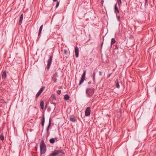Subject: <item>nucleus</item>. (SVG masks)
I'll use <instances>...</instances> for the list:
<instances>
[{
  "label": "nucleus",
  "mask_w": 156,
  "mask_h": 156,
  "mask_svg": "<svg viewBox=\"0 0 156 156\" xmlns=\"http://www.w3.org/2000/svg\"><path fill=\"white\" fill-rule=\"evenodd\" d=\"M41 154H42L45 153L46 151V145L43 140H42L40 144Z\"/></svg>",
  "instance_id": "1"
},
{
  "label": "nucleus",
  "mask_w": 156,
  "mask_h": 156,
  "mask_svg": "<svg viewBox=\"0 0 156 156\" xmlns=\"http://www.w3.org/2000/svg\"><path fill=\"white\" fill-rule=\"evenodd\" d=\"M94 88H87L86 90V93L87 97H90L94 94Z\"/></svg>",
  "instance_id": "2"
},
{
  "label": "nucleus",
  "mask_w": 156,
  "mask_h": 156,
  "mask_svg": "<svg viewBox=\"0 0 156 156\" xmlns=\"http://www.w3.org/2000/svg\"><path fill=\"white\" fill-rule=\"evenodd\" d=\"M60 153L64 154L63 151L61 149L56 150L53 151L49 156H56L60 155Z\"/></svg>",
  "instance_id": "3"
},
{
  "label": "nucleus",
  "mask_w": 156,
  "mask_h": 156,
  "mask_svg": "<svg viewBox=\"0 0 156 156\" xmlns=\"http://www.w3.org/2000/svg\"><path fill=\"white\" fill-rule=\"evenodd\" d=\"M86 70H85L83 72V74L82 75L81 78V80L80 81L79 83V85H80L85 80V75L86 73Z\"/></svg>",
  "instance_id": "4"
},
{
  "label": "nucleus",
  "mask_w": 156,
  "mask_h": 156,
  "mask_svg": "<svg viewBox=\"0 0 156 156\" xmlns=\"http://www.w3.org/2000/svg\"><path fill=\"white\" fill-rule=\"evenodd\" d=\"M52 55L50 56L49 57V59L47 61L48 64L46 67L48 69H49L50 68V66L51 65V63L52 61Z\"/></svg>",
  "instance_id": "5"
},
{
  "label": "nucleus",
  "mask_w": 156,
  "mask_h": 156,
  "mask_svg": "<svg viewBox=\"0 0 156 156\" xmlns=\"http://www.w3.org/2000/svg\"><path fill=\"white\" fill-rule=\"evenodd\" d=\"M90 108L89 107H87L85 111V115L86 116H88L90 115Z\"/></svg>",
  "instance_id": "6"
},
{
  "label": "nucleus",
  "mask_w": 156,
  "mask_h": 156,
  "mask_svg": "<svg viewBox=\"0 0 156 156\" xmlns=\"http://www.w3.org/2000/svg\"><path fill=\"white\" fill-rule=\"evenodd\" d=\"M45 87H42L39 90V91L37 93L36 95V98H38L41 94L42 93Z\"/></svg>",
  "instance_id": "7"
},
{
  "label": "nucleus",
  "mask_w": 156,
  "mask_h": 156,
  "mask_svg": "<svg viewBox=\"0 0 156 156\" xmlns=\"http://www.w3.org/2000/svg\"><path fill=\"white\" fill-rule=\"evenodd\" d=\"M75 53L76 57L78 58L79 56V49L78 47L76 46L75 49Z\"/></svg>",
  "instance_id": "8"
},
{
  "label": "nucleus",
  "mask_w": 156,
  "mask_h": 156,
  "mask_svg": "<svg viewBox=\"0 0 156 156\" xmlns=\"http://www.w3.org/2000/svg\"><path fill=\"white\" fill-rule=\"evenodd\" d=\"M51 118H49V123L48 125V126L46 129V131L47 132V133H48V134H49V128L51 126Z\"/></svg>",
  "instance_id": "9"
},
{
  "label": "nucleus",
  "mask_w": 156,
  "mask_h": 156,
  "mask_svg": "<svg viewBox=\"0 0 156 156\" xmlns=\"http://www.w3.org/2000/svg\"><path fill=\"white\" fill-rule=\"evenodd\" d=\"M114 12L116 15H117L118 13H119V10L118 8L117 7L116 4H115V6Z\"/></svg>",
  "instance_id": "10"
},
{
  "label": "nucleus",
  "mask_w": 156,
  "mask_h": 156,
  "mask_svg": "<svg viewBox=\"0 0 156 156\" xmlns=\"http://www.w3.org/2000/svg\"><path fill=\"white\" fill-rule=\"evenodd\" d=\"M44 121H45V118H44V115L42 116V119L41 121V125L43 128L44 127Z\"/></svg>",
  "instance_id": "11"
},
{
  "label": "nucleus",
  "mask_w": 156,
  "mask_h": 156,
  "mask_svg": "<svg viewBox=\"0 0 156 156\" xmlns=\"http://www.w3.org/2000/svg\"><path fill=\"white\" fill-rule=\"evenodd\" d=\"M23 17V14H21L19 19V24L20 25L22 23Z\"/></svg>",
  "instance_id": "12"
},
{
  "label": "nucleus",
  "mask_w": 156,
  "mask_h": 156,
  "mask_svg": "<svg viewBox=\"0 0 156 156\" xmlns=\"http://www.w3.org/2000/svg\"><path fill=\"white\" fill-rule=\"evenodd\" d=\"M43 25H41L39 28V33L38 34V37H39L40 36V35H41V32L43 28Z\"/></svg>",
  "instance_id": "13"
},
{
  "label": "nucleus",
  "mask_w": 156,
  "mask_h": 156,
  "mask_svg": "<svg viewBox=\"0 0 156 156\" xmlns=\"http://www.w3.org/2000/svg\"><path fill=\"white\" fill-rule=\"evenodd\" d=\"M6 76H7V74H6V73L5 71H4L2 74V78L3 79H5L6 78Z\"/></svg>",
  "instance_id": "14"
},
{
  "label": "nucleus",
  "mask_w": 156,
  "mask_h": 156,
  "mask_svg": "<svg viewBox=\"0 0 156 156\" xmlns=\"http://www.w3.org/2000/svg\"><path fill=\"white\" fill-rule=\"evenodd\" d=\"M64 98L65 100L67 101L69 99V95L67 94H66L64 95Z\"/></svg>",
  "instance_id": "15"
},
{
  "label": "nucleus",
  "mask_w": 156,
  "mask_h": 156,
  "mask_svg": "<svg viewBox=\"0 0 156 156\" xmlns=\"http://www.w3.org/2000/svg\"><path fill=\"white\" fill-rule=\"evenodd\" d=\"M44 103L43 101H42L40 102V107L42 109H43L44 107Z\"/></svg>",
  "instance_id": "16"
},
{
  "label": "nucleus",
  "mask_w": 156,
  "mask_h": 156,
  "mask_svg": "<svg viewBox=\"0 0 156 156\" xmlns=\"http://www.w3.org/2000/svg\"><path fill=\"white\" fill-rule=\"evenodd\" d=\"M116 42V41L115 39L114 38H112L111 39V46H112V45L113 44L115 43Z\"/></svg>",
  "instance_id": "17"
},
{
  "label": "nucleus",
  "mask_w": 156,
  "mask_h": 156,
  "mask_svg": "<svg viewBox=\"0 0 156 156\" xmlns=\"http://www.w3.org/2000/svg\"><path fill=\"white\" fill-rule=\"evenodd\" d=\"M69 120L73 122H75L76 121V119L74 117H70Z\"/></svg>",
  "instance_id": "18"
},
{
  "label": "nucleus",
  "mask_w": 156,
  "mask_h": 156,
  "mask_svg": "<svg viewBox=\"0 0 156 156\" xmlns=\"http://www.w3.org/2000/svg\"><path fill=\"white\" fill-rule=\"evenodd\" d=\"M50 142L51 144H53L55 142V140L54 138H51L50 140Z\"/></svg>",
  "instance_id": "19"
},
{
  "label": "nucleus",
  "mask_w": 156,
  "mask_h": 156,
  "mask_svg": "<svg viewBox=\"0 0 156 156\" xmlns=\"http://www.w3.org/2000/svg\"><path fill=\"white\" fill-rule=\"evenodd\" d=\"M116 86L117 88H120V85L118 81H117L116 83Z\"/></svg>",
  "instance_id": "20"
},
{
  "label": "nucleus",
  "mask_w": 156,
  "mask_h": 156,
  "mask_svg": "<svg viewBox=\"0 0 156 156\" xmlns=\"http://www.w3.org/2000/svg\"><path fill=\"white\" fill-rule=\"evenodd\" d=\"M0 139L2 140H4V136L2 135L0 136Z\"/></svg>",
  "instance_id": "21"
},
{
  "label": "nucleus",
  "mask_w": 156,
  "mask_h": 156,
  "mask_svg": "<svg viewBox=\"0 0 156 156\" xmlns=\"http://www.w3.org/2000/svg\"><path fill=\"white\" fill-rule=\"evenodd\" d=\"M61 93V90H58L57 91V93L58 94L60 95Z\"/></svg>",
  "instance_id": "22"
},
{
  "label": "nucleus",
  "mask_w": 156,
  "mask_h": 156,
  "mask_svg": "<svg viewBox=\"0 0 156 156\" xmlns=\"http://www.w3.org/2000/svg\"><path fill=\"white\" fill-rule=\"evenodd\" d=\"M53 100H56V98L55 95H53L51 96Z\"/></svg>",
  "instance_id": "23"
},
{
  "label": "nucleus",
  "mask_w": 156,
  "mask_h": 156,
  "mask_svg": "<svg viewBox=\"0 0 156 156\" xmlns=\"http://www.w3.org/2000/svg\"><path fill=\"white\" fill-rule=\"evenodd\" d=\"M95 72H94L93 73V77L94 80V81L95 77Z\"/></svg>",
  "instance_id": "24"
},
{
  "label": "nucleus",
  "mask_w": 156,
  "mask_h": 156,
  "mask_svg": "<svg viewBox=\"0 0 156 156\" xmlns=\"http://www.w3.org/2000/svg\"><path fill=\"white\" fill-rule=\"evenodd\" d=\"M118 3L119 5H120L121 4V0H118Z\"/></svg>",
  "instance_id": "25"
},
{
  "label": "nucleus",
  "mask_w": 156,
  "mask_h": 156,
  "mask_svg": "<svg viewBox=\"0 0 156 156\" xmlns=\"http://www.w3.org/2000/svg\"><path fill=\"white\" fill-rule=\"evenodd\" d=\"M116 17L117 18V20H118V21H119V19H120V16H119V15H116Z\"/></svg>",
  "instance_id": "26"
},
{
  "label": "nucleus",
  "mask_w": 156,
  "mask_h": 156,
  "mask_svg": "<svg viewBox=\"0 0 156 156\" xmlns=\"http://www.w3.org/2000/svg\"><path fill=\"white\" fill-rule=\"evenodd\" d=\"M59 5V2H58L56 5V8H57Z\"/></svg>",
  "instance_id": "27"
},
{
  "label": "nucleus",
  "mask_w": 156,
  "mask_h": 156,
  "mask_svg": "<svg viewBox=\"0 0 156 156\" xmlns=\"http://www.w3.org/2000/svg\"><path fill=\"white\" fill-rule=\"evenodd\" d=\"M52 104L54 105V109H55L56 107V104L55 103H53Z\"/></svg>",
  "instance_id": "28"
},
{
  "label": "nucleus",
  "mask_w": 156,
  "mask_h": 156,
  "mask_svg": "<svg viewBox=\"0 0 156 156\" xmlns=\"http://www.w3.org/2000/svg\"><path fill=\"white\" fill-rule=\"evenodd\" d=\"M118 48H119V47L117 45H116L115 46V49H118Z\"/></svg>",
  "instance_id": "29"
},
{
  "label": "nucleus",
  "mask_w": 156,
  "mask_h": 156,
  "mask_svg": "<svg viewBox=\"0 0 156 156\" xmlns=\"http://www.w3.org/2000/svg\"><path fill=\"white\" fill-rule=\"evenodd\" d=\"M99 75L100 76H101L102 75V72L101 71H100L99 72Z\"/></svg>",
  "instance_id": "30"
},
{
  "label": "nucleus",
  "mask_w": 156,
  "mask_h": 156,
  "mask_svg": "<svg viewBox=\"0 0 156 156\" xmlns=\"http://www.w3.org/2000/svg\"><path fill=\"white\" fill-rule=\"evenodd\" d=\"M67 53V51H66V50H65L64 51V54H66Z\"/></svg>",
  "instance_id": "31"
},
{
  "label": "nucleus",
  "mask_w": 156,
  "mask_h": 156,
  "mask_svg": "<svg viewBox=\"0 0 156 156\" xmlns=\"http://www.w3.org/2000/svg\"><path fill=\"white\" fill-rule=\"evenodd\" d=\"M147 0H145V5H146L147 3Z\"/></svg>",
  "instance_id": "32"
},
{
  "label": "nucleus",
  "mask_w": 156,
  "mask_h": 156,
  "mask_svg": "<svg viewBox=\"0 0 156 156\" xmlns=\"http://www.w3.org/2000/svg\"><path fill=\"white\" fill-rule=\"evenodd\" d=\"M153 137L154 138L156 137V134H154L153 136Z\"/></svg>",
  "instance_id": "33"
},
{
  "label": "nucleus",
  "mask_w": 156,
  "mask_h": 156,
  "mask_svg": "<svg viewBox=\"0 0 156 156\" xmlns=\"http://www.w3.org/2000/svg\"><path fill=\"white\" fill-rule=\"evenodd\" d=\"M91 82H90V81L89 82H88V84H91Z\"/></svg>",
  "instance_id": "34"
},
{
  "label": "nucleus",
  "mask_w": 156,
  "mask_h": 156,
  "mask_svg": "<svg viewBox=\"0 0 156 156\" xmlns=\"http://www.w3.org/2000/svg\"><path fill=\"white\" fill-rule=\"evenodd\" d=\"M53 1L54 2H57V0H53Z\"/></svg>",
  "instance_id": "35"
},
{
  "label": "nucleus",
  "mask_w": 156,
  "mask_h": 156,
  "mask_svg": "<svg viewBox=\"0 0 156 156\" xmlns=\"http://www.w3.org/2000/svg\"><path fill=\"white\" fill-rule=\"evenodd\" d=\"M111 74H109L108 76V77H110V75H111Z\"/></svg>",
  "instance_id": "36"
},
{
  "label": "nucleus",
  "mask_w": 156,
  "mask_h": 156,
  "mask_svg": "<svg viewBox=\"0 0 156 156\" xmlns=\"http://www.w3.org/2000/svg\"><path fill=\"white\" fill-rule=\"evenodd\" d=\"M103 0H102V4L103 3Z\"/></svg>",
  "instance_id": "37"
},
{
  "label": "nucleus",
  "mask_w": 156,
  "mask_h": 156,
  "mask_svg": "<svg viewBox=\"0 0 156 156\" xmlns=\"http://www.w3.org/2000/svg\"><path fill=\"white\" fill-rule=\"evenodd\" d=\"M103 44V43H102L101 44V47H102Z\"/></svg>",
  "instance_id": "38"
}]
</instances>
